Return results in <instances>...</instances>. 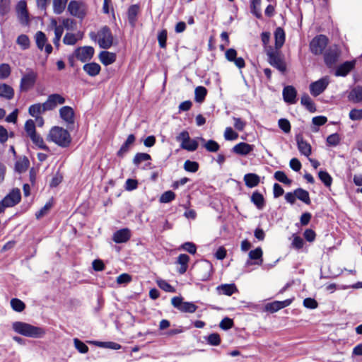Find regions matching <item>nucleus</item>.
Here are the masks:
<instances>
[{
    "label": "nucleus",
    "mask_w": 362,
    "mask_h": 362,
    "mask_svg": "<svg viewBox=\"0 0 362 362\" xmlns=\"http://www.w3.org/2000/svg\"><path fill=\"white\" fill-rule=\"evenodd\" d=\"M12 328L15 332L27 337L42 338L45 334L43 328L23 322H14Z\"/></svg>",
    "instance_id": "nucleus-1"
},
{
    "label": "nucleus",
    "mask_w": 362,
    "mask_h": 362,
    "mask_svg": "<svg viewBox=\"0 0 362 362\" xmlns=\"http://www.w3.org/2000/svg\"><path fill=\"white\" fill-rule=\"evenodd\" d=\"M47 140L56 144L59 146L65 148L71 144V137L66 129L61 127L54 126L49 130Z\"/></svg>",
    "instance_id": "nucleus-2"
},
{
    "label": "nucleus",
    "mask_w": 362,
    "mask_h": 362,
    "mask_svg": "<svg viewBox=\"0 0 362 362\" xmlns=\"http://www.w3.org/2000/svg\"><path fill=\"white\" fill-rule=\"evenodd\" d=\"M90 37L92 40L97 42L102 49H109L113 45V35L107 26L102 27L97 33L91 32Z\"/></svg>",
    "instance_id": "nucleus-3"
},
{
    "label": "nucleus",
    "mask_w": 362,
    "mask_h": 362,
    "mask_svg": "<svg viewBox=\"0 0 362 362\" xmlns=\"http://www.w3.org/2000/svg\"><path fill=\"white\" fill-rule=\"evenodd\" d=\"M69 14L75 18L83 20L88 13V5L81 0H71L67 5Z\"/></svg>",
    "instance_id": "nucleus-4"
},
{
    "label": "nucleus",
    "mask_w": 362,
    "mask_h": 362,
    "mask_svg": "<svg viewBox=\"0 0 362 362\" xmlns=\"http://www.w3.org/2000/svg\"><path fill=\"white\" fill-rule=\"evenodd\" d=\"M21 199V191L18 188L13 189L4 198L0 201V207L5 211L6 208L17 205Z\"/></svg>",
    "instance_id": "nucleus-5"
},
{
    "label": "nucleus",
    "mask_w": 362,
    "mask_h": 362,
    "mask_svg": "<svg viewBox=\"0 0 362 362\" xmlns=\"http://www.w3.org/2000/svg\"><path fill=\"white\" fill-rule=\"evenodd\" d=\"M273 47H268L267 55L268 56L269 63L274 67L276 68L281 72L284 73L286 71V66L284 62L279 57V54Z\"/></svg>",
    "instance_id": "nucleus-6"
},
{
    "label": "nucleus",
    "mask_w": 362,
    "mask_h": 362,
    "mask_svg": "<svg viewBox=\"0 0 362 362\" xmlns=\"http://www.w3.org/2000/svg\"><path fill=\"white\" fill-rule=\"evenodd\" d=\"M37 78V72L33 69H28L23 74L20 82V90L23 92H27L31 89L35 84Z\"/></svg>",
    "instance_id": "nucleus-7"
},
{
    "label": "nucleus",
    "mask_w": 362,
    "mask_h": 362,
    "mask_svg": "<svg viewBox=\"0 0 362 362\" xmlns=\"http://www.w3.org/2000/svg\"><path fill=\"white\" fill-rule=\"evenodd\" d=\"M328 42L327 37L324 35L315 37L310 42V50L315 55L321 54Z\"/></svg>",
    "instance_id": "nucleus-8"
},
{
    "label": "nucleus",
    "mask_w": 362,
    "mask_h": 362,
    "mask_svg": "<svg viewBox=\"0 0 362 362\" xmlns=\"http://www.w3.org/2000/svg\"><path fill=\"white\" fill-rule=\"evenodd\" d=\"M171 303L174 308L182 313H194L197 309L195 304L192 302L183 301L182 297H173L171 299Z\"/></svg>",
    "instance_id": "nucleus-9"
},
{
    "label": "nucleus",
    "mask_w": 362,
    "mask_h": 362,
    "mask_svg": "<svg viewBox=\"0 0 362 362\" xmlns=\"http://www.w3.org/2000/svg\"><path fill=\"white\" fill-rule=\"evenodd\" d=\"M329 83L330 80L329 76H324L311 83L309 86L310 94L314 97L320 95L326 90Z\"/></svg>",
    "instance_id": "nucleus-10"
},
{
    "label": "nucleus",
    "mask_w": 362,
    "mask_h": 362,
    "mask_svg": "<svg viewBox=\"0 0 362 362\" xmlns=\"http://www.w3.org/2000/svg\"><path fill=\"white\" fill-rule=\"evenodd\" d=\"M341 50L337 45L329 47L324 54L325 63L328 67H333L337 63Z\"/></svg>",
    "instance_id": "nucleus-11"
},
{
    "label": "nucleus",
    "mask_w": 362,
    "mask_h": 362,
    "mask_svg": "<svg viewBox=\"0 0 362 362\" xmlns=\"http://www.w3.org/2000/svg\"><path fill=\"white\" fill-rule=\"evenodd\" d=\"M94 52L93 47L84 46L77 48L74 52V55L78 60L86 62L92 59Z\"/></svg>",
    "instance_id": "nucleus-12"
},
{
    "label": "nucleus",
    "mask_w": 362,
    "mask_h": 362,
    "mask_svg": "<svg viewBox=\"0 0 362 362\" xmlns=\"http://www.w3.org/2000/svg\"><path fill=\"white\" fill-rule=\"evenodd\" d=\"M66 102L65 98L60 94L54 93L47 97L45 102V106L47 111L54 110L58 105H63Z\"/></svg>",
    "instance_id": "nucleus-13"
},
{
    "label": "nucleus",
    "mask_w": 362,
    "mask_h": 362,
    "mask_svg": "<svg viewBox=\"0 0 362 362\" xmlns=\"http://www.w3.org/2000/svg\"><path fill=\"white\" fill-rule=\"evenodd\" d=\"M60 118L67 124L72 125L75 121V112L70 106H63L59 110Z\"/></svg>",
    "instance_id": "nucleus-14"
},
{
    "label": "nucleus",
    "mask_w": 362,
    "mask_h": 362,
    "mask_svg": "<svg viewBox=\"0 0 362 362\" xmlns=\"http://www.w3.org/2000/svg\"><path fill=\"white\" fill-rule=\"evenodd\" d=\"M16 12L21 23L27 25L29 23V15L25 1L21 0L18 2L16 5Z\"/></svg>",
    "instance_id": "nucleus-15"
},
{
    "label": "nucleus",
    "mask_w": 362,
    "mask_h": 362,
    "mask_svg": "<svg viewBox=\"0 0 362 362\" xmlns=\"http://www.w3.org/2000/svg\"><path fill=\"white\" fill-rule=\"evenodd\" d=\"M35 37L37 47L39 49L42 50L45 47V52L47 54L52 52V47L50 44H47V38L43 32L37 31Z\"/></svg>",
    "instance_id": "nucleus-16"
},
{
    "label": "nucleus",
    "mask_w": 362,
    "mask_h": 362,
    "mask_svg": "<svg viewBox=\"0 0 362 362\" xmlns=\"http://www.w3.org/2000/svg\"><path fill=\"white\" fill-rule=\"evenodd\" d=\"M255 146L245 142H240L235 145L232 151L239 156H246L254 151Z\"/></svg>",
    "instance_id": "nucleus-17"
},
{
    "label": "nucleus",
    "mask_w": 362,
    "mask_h": 362,
    "mask_svg": "<svg viewBox=\"0 0 362 362\" xmlns=\"http://www.w3.org/2000/svg\"><path fill=\"white\" fill-rule=\"evenodd\" d=\"M131 238V231L128 228H122L114 233L112 240L116 243L127 242Z\"/></svg>",
    "instance_id": "nucleus-18"
},
{
    "label": "nucleus",
    "mask_w": 362,
    "mask_h": 362,
    "mask_svg": "<svg viewBox=\"0 0 362 362\" xmlns=\"http://www.w3.org/2000/svg\"><path fill=\"white\" fill-rule=\"evenodd\" d=\"M296 90L292 86H286L283 90L284 100L289 104L296 103Z\"/></svg>",
    "instance_id": "nucleus-19"
},
{
    "label": "nucleus",
    "mask_w": 362,
    "mask_h": 362,
    "mask_svg": "<svg viewBox=\"0 0 362 362\" xmlns=\"http://www.w3.org/2000/svg\"><path fill=\"white\" fill-rule=\"evenodd\" d=\"M355 61H347L337 67L335 71L337 76H346L354 67Z\"/></svg>",
    "instance_id": "nucleus-20"
},
{
    "label": "nucleus",
    "mask_w": 362,
    "mask_h": 362,
    "mask_svg": "<svg viewBox=\"0 0 362 362\" xmlns=\"http://www.w3.org/2000/svg\"><path fill=\"white\" fill-rule=\"evenodd\" d=\"M262 255L263 252L261 247H257L256 249L251 250L248 254L249 259L250 260H255L253 264L257 265H261L263 262ZM247 264L250 265L252 264V263H250V261H247Z\"/></svg>",
    "instance_id": "nucleus-21"
},
{
    "label": "nucleus",
    "mask_w": 362,
    "mask_h": 362,
    "mask_svg": "<svg viewBox=\"0 0 362 362\" xmlns=\"http://www.w3.org/2000/svg\"><path fill=\"white\" fill-rule=\"evenodd\" d=\"M296 141L298 148L301 154L308 157L311 154V146L301 136H297Z\"/></svg>",
    "instance_id": "nucleus-22"
},
{
    "label": "nucleus",
    "mask_w": 362,
    "mask_h": 362,
    "mask_svg": "<svg viewBox=\"0 0 362 362\" xmlns=\"http://www.w3.org/2000/svg\"><path fill=\"white\" fill-rule=\"evenodd\" d=\"M13 96L14 90L11 86L6 83L0 84V98L9 100H11Z\"/></svg>",
    "instance_id": "nucleus-23"
},
{
    "label": "nucleus",
    "mask_w": 362,
    "mask_h": 362,
    "mask_svg": "<svg viewBox=\"0 0 362 362\" xmlns=\"http://www.w3.org/2000/svg\"><path fill=\"white\" fill-rule=\"evenodd\" d=\"M46 111H47V110L45 106V103L32 105L28 109L29 114L33 117H37Z\"/></svg>",
    "instance_id": "nucleus-24"
},
{
    "label": "nucleus",
    "mask_w": 362,
    "mask_h": 362,
    "mask_svg": "<svg viewBox=\"0 0 362 362\" xmlns=\"http://www.w3.org/2000/svg\"><path fill=\"white\" fill-rule=\"evenodd\" d=\"M100 62L105 66L112 64L116 60V54L107 51H102L99 54Z\"/></svg>",
    "instance_id": "nucleus-25"
},
{
    "label": "nucleus",
    "mask_w": 362,
    "mask_h": 362,
    "mask_svg": "<svg viewBox=\"0 0 362 362\" xmlns=\"http://www.w3.org/2000/svg\"><path fill=\"white\" fill-rule=\"evenodd\" d=\"M275 49H279L285 42V33L283 28L278 27L274 31Z\"/></svg>",
    "instance_id": "nucleus-26"
},
{
    "label": "nucleus",
    "mask_w": 362,
    "mask_h": 362,
    "mask_svg": "<svg viewBox=\"0 0 362 362\" xmlns=\"http://www.w3.org/2000/svg\"><path fill=\"white\" fill-rule=\"evenodd\" d=\"M216 289L220 294H224L228 296L238 292V288L234 284H221L218 286Z\"/></svg>",
    "instance_id": "nucleus-27"
},
{
    "label": "nucleus",
    "mask_w": 362,
    "mask_h": 362,
    "mask_svg": "<svg viewBox=\"0 0 362 362\" xmlns=\"http://www.w3.org/2000/svg\"><path fill=\"white\" fill-rule=\"evenodd\" d=\"M244 181L247 187L252 188L259 185L260 178L257 174L247 173L244 176Z\"/></svg>",
    "instance_id": "nucleus-28"
},
{
    "label": "nucleus",
    "mask_w": 362,
    "mask_h": 362,
    "mask_svg": "<svg viewBox=\"0 0 362 362\" xmlns=\"http://www.w3.org/2000/svg\"><path fill=\"white\" fill-rule=\"evenodd\" d=\"M89 343H93L95 345L102 347V348H106V349H111L114 350L119 349L121 348V346L112 341H86Z\"/></svg>",
    "instance_id": "nucleus-29"
},
{
    "label": "nucleus",
    "mask_w": 362,
    "mask_h": 362,
    "mask_svg": "<svg viewBox=\"0 0 362 362\" xmlns=\"http://www.w3.org/2000/svg\"><path fill=\"white\" fill-rule=\"evenodd\" d=\"M100 66L95 62L86 64L83 69L90 76H95L99 74L100 71Z\"/></svg>",
    "instance_id": "nucleus-30"
},
{
    "label": "nucleus",
    "mask_w": 362,
    "mask_h": 362,
    "mask_svg": "<svg viewBox=\"0 0 362 362\" xmlns=\"http://www.w3.org/2000/svg\"><path fill=\"white\" fill-rule=\"evenodd\" d=\"M135 141V136L134 134H129L125 141V142L122 144L120 149L117 152L118 156H123L127 152H128L130 146Z\"/></svg>",
    "instance_id": "nucleus-31"
},
{
    "label": "nucleus",
    "mask_w": 362,
    "mask_h": 362,
    "mask_svg": "<svg viewBox=\"0 0 362 362\" xmlns=\"http://www.w3.org/2000/svg\"><path fill=\"white\" fill-rule=\"evenodd\" d=\"M189 261V257L186 254H180L178 256L177 263L180 264V267L178 269V272L180 274L186 272Z\"/></svg>",
    "instance_id": "nucleus-32"
},
{
    "label": "nucleus",
    "mask_w": 362,
    "mask_h": 362,
    "mask_svg": "<svg viewBox=\"0 0 362 362\" xmlns=\"http://www.w3.org/2000/svg\"><path fill=\"white\" fill-rule=\"evenodd\" d=\"M29 166V160L26 157H23L16 160L15 170L18 173H24Z\"/></svg>",
    "instance_id": "nucleus-33"
},
{
    "label": "nucleus",
    "mask_w": 362,
    "mask_h": 362,
    "mask_svg": "<svg viewBox=\"0 0 362 362\" xmlns=\"http://www.w3.org/2000/svg\"><path fill=\"white\" fill-rule=\"evenodd\" d=\"M139 11V6L136 4L132 5L128 9V12H127L128 20H129V23L132 26H134V25H135V23L136 21V16H137Z\"/></svg>",
    "instance_id": "nucleus-34"
},
{
    "label": "nucleus",
    "mask_w": 362,
    "mask_h": 362,
    "mask_svg": "<svg viewBox=\"0 0 362 362\" xmlns=\"http://www.w3.org/2000/svg\"><path fill=\"white\" fill-rule=\"evenodd\" d=\"M251 202L257 206L258 209H262L264 206V199L263 195L258 192H254L251 196Z\"/></svg>",
    "instance_id": "nucleus-35"
},
{
    "label": "nucleus",
    "mask_w": 362,
    "mask_h": 362,
    "mask_svg": "<svg viewBox=\"0 0 362 362\" xmlns=\"http://www.w3.org/2000/svg\"><path fill=\"white\" fill-rule=\"evenodd\" d=\"M198 139L202 142H204V146L209 152H217L220 148L219 144L214 140H209L206 142L205 139L202 137H199Z\"/></svg>",
    "instance_id": "nucleus-36"
},
{
    "label": "nucleus",
    "mask_w": 362,
    "mask_h": 362,
    "mask_svg": "<svg viewBox=\"0 0 362 362\" xmlns=\"http://www.w3.org/2000/svg\"><path fill=\"white\" fill-rule=\"evenodd\" d=\"M261 2L262 0H252L250 5L251 13L259 19L262 18V17L261 11Z\"/></svg>",
    "instance_id": "nucleus-37"
},
{
    "label": "nucleus",
    "mask_w": 362,
    "mask_h": 362,
    "mask_svg": "<svg viewBox=\"0 0 362 362\" xmlns=\"http://www.w3.org/2000/svg\"><path fill=\"white\" fill-rule=\"evenodd\" d=\"M68 0H53V11L55 14L59 15L66 8Z\"/></svg>",
    "instance_id": "nucleus-38"
},
{
    "label": "nucleus",
    "mask_w": 362,
    "mask_h": 362,
    "mask_svg": "<svg viewBox=\"0 0 362 362\" xmlns=\"http://www.w3.org/2000/svg\"><path fill=\"white\" fill-rule=\"evenodd\" d=\"M349 99L354 103H358L362 100V87L354 88L349 95Z\"/></svg>",
    "instance_id": "nucleus-39"
},
{
    "label": "nucleus",
    "mask_w": 362,
    "mask_h": 362,
    "mask_svg": "<svg viewBox=\"0 0 362 362\" xmlns=\"http://www.w3.org/2000/svg\"><path fill=\"white\" fill-rule=\"evenodd\" d=\"M301 104L306 107L308 110L314 112L316 110L315 103L307 94L303 95L300 99Z\"/></svg>",
    "instance_id": "nucleus-40"
},
{
    "label": "nucleus",
    "mask_w": 362,
    "mask_h": 362,
    "mask_svg": "<svg viewBox=\"0 0 362 362\" xmlns=\"http://www.w3.org/2000/svg\"><path fill=\"white\" fill-rule=\"evenodd\" d=\"M33 143L39 148L49 151V147L45 144L42 137L37 133L30 136Z\"/></svg>",
    "instance_id": "nucleus-41"
},
{
    "label": "nucleus",
    "mask_w": 362,
    "mask_h": 362,
    "mask_svg": "<svg viewBox=\"0 0 362 362\" xmlns=\"http://www.w3.org/2000/svg\"><path fill=\"white\" fill-rule=\"evenodd\" d=\"M295 192L297 199L303 202L306 204H310V199L308 191L302 188H298Z\"/></svg>",
    "instance_id": "nucleus-42"
},
{
    "label": "nucleus",
    "mask_w": 362,
    "mask_h": 362,
    "mask_svg": "<svg viewBox=\"0 0 362 362\" xmlns=\"http://www.w3.org/2000/svg\"><path fill=\"white\" fill-rule=\"evenodd\" d=\"M207 90L204 86H198L195 88V101L197 103H202L206 95Z\"/></svg>",
    "instance_id": "nucleus-43"
},
{
    "label": "nucleus",
    "mask_w": 362,
    "mask_h": 362,
    "mask_svg": "<svg viewBox=\"0 0 362 362\" xmlns=\"http://www.w3.org/2000/svg\"><path fill=\"white\" fill-rule=\"evenodd\" d=\"M151 159V156L146 153H137L133 159V163L135 165L139 166L141 163Z\"/></svg>",
    "instance_id": "nucleus-44"
},
{
    "label": "nucleus",
    "mask_w": 362,
    "mask_h": 362,
    "mask_svg": "<svg viewBox=\"0 0 362 362\" xmlns=\"http://www.w3.org/2000/svg\"><path fill=\"white\" fill-rule=\"evenodd\" d=\"M198 143L194 139H189V141H187L185 144H180V147L182 149L187 150L188 151H194L198 148Z\"/></svg>",
    "instance_id": "nucleus-45"
},
{
    "label": "nucleus",
    "mask_w": 362,
    "mask_h": 362,
    "mask_svg": "<svg viewBox=\"0 0 362 362\" xmlns=\"http://www.w3.org/2000/svg\"><path fill=\"white\" fill-rule=\"evenodd\" d=\"M11 306L16 312H22L25 308V303L18 298H12L11 300Z\"/></svg>",
    "instance_id": "nucleus-46"
},
{
    "label": "nucleus",
    "mask_w": 362,
    "mask_h": 362,
    "mask_svg": "<svg viewBox=\"0 0 362 362\" xmlns=\"http://www.w3.org/2000/svg\"><path fill=\"white\" fill-rule=\"evenodd\" d=\"M320 180L324 183L326 187H330L332 182V178L330 175L326 172L320 170L318 173Z\"/></svg>",
    "instance_id": "nucleus-47"
},
{
    "label": "nucleus",
    "mask_w": 362,
    "mask_h": 362,
    "mask_svg": "<svg viewBox=\"0 0 362 362\" xmlns=\"http://www.w3.org/2000/svg\"><path fill=\"white\" fill-rule=\"evenodd\" d=\"M175 199V194L173 191L168 190L161 194L159 199V202L160 203H169L173 201Z\"/></svg>",
    "instance_id": "nucleus-48"
},
{
    "label": "nucleus",
    "mask_w": 362,
    "mask_h": 362,
    "mask_svg": "<svg viewBox=\"0 0 362 362\" xmlns=\"http://www.w3.org/2000/svg\"><path fill=\"white\" fill-rule=\"evenodd\" d=\"M157 285L162 290L170 292V293H174L175 292V289L174 287H173L170 284H168L165 280L163 279H158L156 281Z\"/></svg>",
    "instance_id": "nucleus-49"
},
{
    "label": "nucleus",
    "mask_w": 362,
    "mask_h": 362,
    "mask_svg": "<svg viewBox=\"0 0 362 362\" xmlns=\"http://www.w3.org/2000/svg\"><path fill=\"white\" fill-rule=\"evenodd\" d=\"M184 169L190 173H196L199 169V163L195 161L187 160L184 163Z\"/></svg>",
    "instance_id": "nucleus-50"
},
{
    "label": "nucleus",
    "mask_w": 362,
    "mask_h": 362,
    "mask_svg": "<svg viewBox=\"0 0 362 362\" xmlns=\"http://www.w3.org/2000/svg\"><path fill=\"white\" fill-rule=\"evenodd\" d=\"M274 178L279 182L288 185H291L292 182L283 171H276L274 173Z\"/></svg>",
    "instance_id": "nucleus-51"
},
{
    "label": "nucleus",
    "mask_w": 362,
    "mask_h": 362,
    "mask_svg": "<svg viewBox=\"0 0 362 362\" xmlns=\"http://www.w3.org/2000/svg\"><path fill=\"white\" fill-rule=\"evenodd\" d=\"M11 67L8 64H0V79L7 78L11 74Z\"/></svg>",
    "instance_id": "nucleus-52"
},
{
    "label": "nucleus",
    "mask_w": 362,
    "mask_h": 362,
    "mask_svg": "<svg viewBox=\"0 0 362 362\" xmlns=\"http://www.w3.org/2000/svg\"><path fill=\"white\" fill-rule=\"evenodd\" d=\"M17 44L20 45L23 49H26L30 46V40L26 35H21L17 38Z\"/></svg>",
    "instance_id": "nucleus-53"
},
{
    "label": "nucleus",
    "mask_w": 362,
    "mask_h": 362,
    "mask_svg": "<svg viewBox=\"0 0 362 362\" xmlns=\"http://www.w3.org/2000/svg\"><path fill=\"white\" fill-rule=\"evenodd\" d=\"M25 130L29 137L36 134L35 124L33 120L28 119L26 121L25 124Z\"/></svg>",
    "instance_id": "nucleus-54"
},
{
    "label": "nucleus",
    "mask_w": 362,
    "mask_h": 362,
    "mask_svg": "<svg viewBox=\"0 0 362 362\" xmlns=\"http://www.w3.org/2000/svg\"><path fill=\"white\" fill-rule=\"evenodd\" d=\"M224 138L227 141H233L238 138V134L231 127H226L224 132Z\"/></svg>",
    "instance_id": "nucleus-55"
},
{
    "label": "nucleus",
    "mask_w": 362,
    "mask_h": 362,
    "mask_svg": "<svg viewBox=\"0 0 362 362\" xmlns=\"http://www.w3.org/2000/svg\"><path fill=\"white\" fill-rule=\"evenodd\" d=\"M340 142V136L337 133L332 134L327 138V144L329 146H336Z\"/></svg>",
    "instance_id": "nucleus-56"
},
{
    "label": "nucleus",
    "mask_w": 362,
    "mask_h": 362,
    "mask_svg": "<svg viewBox=\"0 0 362 362\" xmlns=\"http://www.w3.org/2000/svg\"><path fill=\"white\" fill-rule=\"evenodd\" d=\"M279 128L285 133H289L291 131V124L286 119H280L278 122Z\"/></svg>",
    "instance_id": "nucleus-57"
},
{
    "label": "nucleus",
    "mask_w": 362,
    "mask_h": 362,
    "mask_svg": "<svg viewBox=\"0 0 362 362\" xmlns=\"http://www.w3.org/2000/svg\"><path fill=\"white\" fill-rule=\"evenodd\" d=\"M349 118L353 121L362 119V109H352L349 112Z\"/></svg>",
    "instance_id": "nucleus-58"
},
{
    "label": "nucleus",
    "mask_w": 362,
    "mask_h": 362,
    "mask_svg": "<svg viewBox=\"0 0 362 362\" xmlns=\"http://www.w3.org/2000/svg\"><path fill=\"white\" fill-rule=\"evenodd\" d=\"M11 8V0H0V13L4 15L7 13Z\"/></svg>",
    "instance_id": "nucleus-59"
},
{
    "label": "nucleus",
    "mask_w": 362,
    "mask_h": 362,
    "mask_svg": "<svg viewBox=\"0 0 362 362\" xmlns=\"http://www.w3.org/2000/svg\"><path fill=\"white\" fill-rule=\"evenodd\" d=\"M52 207V202H47L45 204V205L39 211H37L36 213L37 218H40L41 217H42L45 214H47L48 213V211L51 209Z\"/></svg>",
    "instance_id": "nucleus-60"
},
{
    "label": "nucleus",
    "mask_w": 362,
    "mask_h": 362,
    "mask_svg": "<svg viewBox=\"0 0 362 362\" xmlns=\"http://www.w3.org/2000/svg\"><path fill=\"white\" fill-rule=\"evenodd\" d=\"M77 38L73 33H67L64 37L63 42L66 45H73L76 43Z\"/></svg>",
    "instance_id": "nucleus-61"
},
{
    "label": "nucleus",
    "mask_w": 362,
    "mask_h": 362,
    "mask_svg": "<svg viewBox=\"0 0 362 362\" xmlns=\"http://www.w3.org/2000/svg\"><path fill=\"white\" fill-rule=\"evenodd\" d=\"M158 40L161 48L166 47L167 31L165 30H163L158 33Z\"/></svg>",
    "instance_id": "nucleus-62"
},
{
    "label": "nucleus",
    "mask_w": 362,
    "mask_h": 362,
    "mask_svg": "<svg viewBox=\"0 0 362 362\" xmlns=\"http://www.w3.org/2000/svg\"><path fill=\"white\" fill-rule=\"evenodd\" d=\"M63 32H64L63 28H57L54 30V35L55 36H54V37L53 39V43L57 47L59 46V42H60V39L62 37V35L63 34Z\"/></svg>",
    "instance_id": "nucleus-63"
},
{
    "label": "nucleus",
    "mask_w": 362,
    "mask_h": 362,
    "mask_svg": "<svg viewBox=\"0 0 362 362\" xmlns=\"http://www.w3.org/2000/svg\"><path fill=\"white\" fill-rule=\"evenodd\" d=\"M189 139H190V136L189 134V132L187 131H182L180 132L177 136L176 140L180 144H185L187 141H189Z\"/></svg>",
    "instance_id": "nucleus-64"
}]
</instances>
